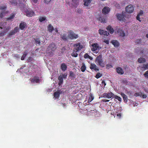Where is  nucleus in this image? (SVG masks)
<instances>
[{"label":"nucleus","instance_id":"obj_49","mask_svg":"<svg viewBox=\"0 0 148 148\" xmlns=\"http://www.w3.org/2000/svg\"><path fill=\"white\" fill-rule=\"evenodd\" d=\"M140 92H141L135 93L134 94V96H135L136 97H137L139 96H140Z\"/></svg>","mask_w":148,"mask_h":148},{"label":"nucleus","instance_id":"obj_18","mask_svg":"<svg viewBox=\"0 0 148 148\" xmlns=\"http://www.w3.org/2000/svg\"><path fill=\"white\" fill-rule=\"evenodd\" d=\"M106 29L110 33V34H112L114 32V29H113L112 26L110 25L108 26L106 28Z\"/></svg>","mask_w":148,"mask_h":148},{"label":"nucleus","instance_id":"obj_52","mask_svg":"<svg viewBox=\"0 0 148 148\" xmlns=\"http://www.w3.org/2000/svg\"><path fill=\"white\" fill-rule=\"evenodd\" d=\"M51 1V0H44V2L45 3L48 4Z\"/></svg>","mask_w":148,"mask_h":148},{"label":"nucleus","instance_id":"obj_47","mask_svg":"<svg viewBox=\"0 0 148 148\" xmlns=\"http://www.w3.org/2000/svg\"><path fill=\"white\" fill-rule=\"evenodd\" d=\"M112 66L111 64H107L106 65V68L107 69H108L109 68H112Z\"/></svg>","mask_w":148,"mask_h":148},{"label":"nucleus","instance_id":"obj_61","mask_svg":"<svg viewBox=\"0 0 148 148\" xmlns=\"http://www.w3.org/2000/svg\"><path fill=\"white\" fill-rule=\"evenodd\" d=\"M104 102H107L109 101V100H107L106 99H103L102 100Z\"/></svg>","mask_w":148,"mask_h":148},{"label":"nucleus","instance_id":"obj_32","mask_svg":"<svg viewBox=\"0 0 148 148\" xmlns=\"http://www.w3.org/2000/svg\"><path fill=\"white\" fill-rule=\"evenodd\" d=\"M10 2L12 5H16L17 4L16 1L14 0H10Z\"/></svg>","mask_w":148,"mask_h":148},{"label":"nucleus","instance_id":"obj_4","mask_svg":"<svg viewBox=\"0 0 148 148\" xmlns=\"http://www.w3.org/2000/svg\"><path fill=\"white\" fill-rule=\"evenodd\" d=\"M74 49L78 51H80L83 48V45H82L81 43H80L75 44L74 45Z\"/></svg>","mask_w":148,"mask_h":148},{"label":"nucleus","instance_id":"obj_55","mask_svg":"<svg viewBox=\"0 0 148 148\" xmlns=\"http://www.w3.org/2000/svg\"><path fill=\"white\" fill-rule=\"evenodd\" d=\"M136 42L138 44H140L141 43V40L140 39H138L136 40Z\"/></svg>","mask_w":148,"mask_h":148},{"label":"nucleus","instance_id":"obj_41","mask_svg":"<svg viewBox=\"0 0 148 148\" xmlns=\"http://www.w3.org/2000/svg\"><path fill=\"white\" fill-rule=\"evenodd\" d=\"M102 76V75L100 73H98L95 76V77L97 78L98 79L99 78H100V77H101Z\"/></svg>","mask_w":148,"mask_h":148},{"label":"nucleus","instance_id":"obj_59","mask_svg":"<svg viewBox=\"0 0 148 148\" xmlns=\"http://www.w3.org/2000/svg\"><path fill=\"white\" fill-rule=\"evenodd\" d=\"M34 3H37L38 1V0H31Z\"/></svg>","mask_w":148,"mask_h":148},{"label":"nucleus","instance_id":"obj_27","mask_svg":"<svg viewBox=\"0 0 148 148\" xmlns=\"http://www.w3.org/2000/svg\"><path fill=\"white\" fill-rule=\"evenodd\" d=\"M78 52V51H77L73 49V51L71 54V56L74 57H77L78 56L77 53Z\"/></svg>","mask_w":148,"mask_h":148},{"label":"nucleus","instance_id":"obj_31","mask_svg":"<svg viewBox=\"0 0 148 148\" xmlns=\"http://www.w3.org/2000/svg\"><path fill=\"white\" fill-rule=\"evenodd\" d=\"M86 67L85 65L83 63L82 64V66L81 68V71L82 72H84L86 70Z\"/></svg>","mask_w":148,"mask_h":148},{"label":"nucleus","instance_id":"obj_38","mask_svg":"<svg viewBox=\"0 0 148 148\" xmlns=\"http://www.w3.org/2000/svg\"><path fill=\"white\" fill-rule=\"evenodd\" d=\"M69 76L73 78H75V74L72 71H71L69 72Z\"/></svg>","mask_w":148,"mask_h":148},{"label":"nucleus","instance_id":"obj_29","mask_svg":"<svg viewBox=\"0 0 148 148\" xmlns=\"http://www.w3.org/2000/svg\"><path fill=\"white\" fill-rule=\"evenodd\" d=\"M53 29V27L51 24L49 25L48 27V29L49 32H52Z\"/></svg>","mask_w":148,"mask_h":148},{"label":"nucleus","instance_id":"obj_10","mask_svg":"<svg viewBox=\"0 0 148 148\" xmlns=\"http://www.w3.org/2000/svg\"><path fill=\"white\" fill-rule=\"evenodd\" d=\"M110 10L109 8L107 7H105L102 10V12L104 14H106L109 12Z\"/></svg>","mask_w":148,"mask_h":148},{"label":"nucleus","instance_id":"obj_54","mask_svg":"<svg viewBox=\"0 0 148 148\" xmlns=\"http://www.w3.org/2000/svg\"><path fill=\"white\" fill-rule=\"evenodd\" d=\"M4 33L3 32H0V37L3 36L4 35Z\"/></svg>","mask_w":148,"mask_h":148},{"label":"nucleus","instance_id":"obj_30","mask_svg":"<svg viewBox=\"0 0 148 148\" xmlns=\"http://www.w3.org/2000/svg\"><path fill=\"white\" fill-rule=\"evenodd\" d=\"M121 95L123 98V99L125 101V102H126L127 101V96L123 93H122Z\"/></svg>","mask_w":148,"mask_h":148},{"label":"nucleus","instance_id":"obj_62","mask_svg":"<svg viewBox=\"0 0 148 148\" xmlns=\"http://www.w3.org/2000/svg\"><path fill=\"white\" fill-rule=\"evenodd\" d=\"M55 30L56 33H57L58 32V30L57 28H55Z\"/></svg>","mask_w":148,"mask_h":148},{"label":"nucleus","instance_id":"obj_13","mask_svg":"<svg viewBox=\"0 0 148 148\" xmlns=\"http://www.w3.org/2000/svg\"><path fill=\"white\" fill-rule=\"evenodd\" d=\"M98 19L99 21L102 23H106V17L102 16H100L99 18Z\"/></svg>","mask_w":148,"mask_h":148},{"label":"nucleus","instance_id":"obj_3","mask_svg":"<svg viewBox=\"0 0 148 148\" xmlns=\"http://www.w3.org/2000/svg\"><path fill=\"white\" fill-rule=\"evenodd\" d=\"M24 12L26 14L27 16L28 17H31L35 15V14L34 11L32 10H28L27 9H25Z\"/></svg>","mask_w":148,"mask_h":148},{"label":"nucleus","instance_id":"obj_57","mask_svg":"<svg viewBox=\"0 0 148 148\" xmlns=\"http://www.w3.org/2000/svg\"><path fill=\"white\" fill-rule=\"evenodd\" d=\"M101 84L102 85H104V86H106V84L105 82V81H102Z\"/></svg>","mask_w":148,"mask_h":148},{"label":"nucleus","instance_id":"obj_22","mask_svg":"<svg viewBox=\"0 0 148 148\" xmlns=\"http://www.w3.org/2000/svg\"><path fill=\"white\" fill-rule=\"evenodd\" d=\"M58 79L59 80L58 84L59 85H60L63 83V79L62 76H60L58 77Z\"/></svg>","mask_w":148,"mask_h":148},{"label":"nucleus","instance_id":"obj_12","mask_svg":"<svg viewBox=\"0 0 148 148\" xmlns=\"http://www.w3.org/2000/svg\"><path fill=\"white\" fill-rule=\"evenodd\" d=\"M143 14V10H140V12L139 13L137 14V16H136V19L139 21L140 22L141 20H140V16H142Z\"/></svg>","mask_w":148,"mask_h":148},{"label":"nucleus","instance_id":"obj_19","mask_svg":"<svg viewBox=\"0 0 148 148\" xmlns=\"http://www.w3.org/2000/svg\"><path fill=\"white\" fill-rule=\"evenodd\" d=\"M111 42L112 45H114V46L115 47H118L119 45V42H118V41L116 40H112L111 41Z\"/></svg>","mask_w":148,"mask_h":148},{"label":"nucleus","instance_id":"obj_7","mask_svg":"<svg viewBox=\"0 0 148 148\" xmlns=\"http://www.w3.org/2000/svg\"><path fill=\"white\" fill-rule=\"evenodd\" d=\"M56 48V46L54 43L52 42L49 45L48 47L47 50L48 51L51 50L52 51H54Z\"/></svg>","mask_w":148,"mask_h":148},{"label":"nucleus","instance_id":"obj_6","mask_svg":"<svg viewBox=\"0 0 148 148\" xmlns=\"http://www.w3.org/2000/svg\"><path fill=\"white\" fill-rule=\"evenodd\" d=\"M114 94L112 93L111 92L108 93H105L102 94V97L105 98H107L108 99H110L114 97Z\"/></svg>","mask_w":148,"mask_h":148},{"label":"nucleus","instance_id":"obj_5","mask_svg":"<svg viewBox=\"0 0 148 148\" xmlns=\"http://www.w3.org/2000/svg\"><path fill=\"white\" fill-rule=\"evenodd\" d=\"M68 37L69 38L71 39H76L78 36V35L74 33L73 32L71 31L70 32L68 35Z\"/></svg>","mask_w":148,"mask_h":148},{"label":"nucleus","instance_id":"obj_48","mask_svg":"<svg viewBox=\"0 0 148 148\" xmlns=\"http://www.w3.org/2000/svg\"><path fill=\"white\" fill-rule=\"evenodd\" d=\"M84 58H86V59L88 58H90V56H89V55L87 53H86L84 54Z\"/></svg>","mask_w":148,"mask_h":148},{"label":"nucleus","instance_id":"obj_1","mask_svg":"<svg viewBox=\"0 0 148 148\" xmlns=\"http://www.w3.org/2000/svg\"><path fill=\"white\" fill-rule=\"evenodd\" d=\"M129 6H127L125 7V12H123L122 14H116L117 18L119 20L123 21H125V17L127 18H129L130 15V8Z\"/></svg>","mask_w":148,"mask_h":148},{"label":"nucleus","instance_id":"obj_64","mask_svg":"<svg viewBox=\"0 0 148 148\" xmlns=\"http://www.w3.org/2000/svg\"><path fill=\"white\" fill-rule=\"evenodd\" d=\"M146 37L148 38V34H147L146 35Z\"/></svg>","mask_w":148,"mask_h":148},{"label":"nucleus","instance_id":"obj_50","mask_svg":"<svg viewBox=\"0 0 148 148\" xmlns=\"http://www.w3.org/2000/svg\"><path fill=\"white\" fill-rule=\"evenodd\" d=\"M35 42L36 44L40 45V42L38 38L37 39L35 40Z\"/></svg>","mask_w":148,"mask_h":148},{"label":"nucleus","instance_id":"obj_36","mask_svg":"<svg viewBox=\"0 0 148 148\" xmlns=\"http://www.w3.org/2000/svg\"><path fill=\"white\" fill-rule=\"evenodd\" d=\"M15 14L12 13L11 14L10 16L7 18V19L8 20L12 19L13 18L15 17Z\"/></svg>","mask_w":148,"mask_h":148},{"label":"nucleus","instance_id":"obj_23","mask_svg":"<svg viewBox=\"0 0 148 148\" xmlns=\"http://www.w3.org/2000/svg\"><path fill=\"white\" fill-rule=\"evenodd\" d=\"M60 93H61L60 91H58L55 92L54 93V95L55 98L56 99H58L60 97Z\"/></svg>","mask_w":148,"mask_h":148},{"label":"nucleus","instance_id":"obj_51","mask_svg":"<svg viewBox=\"0 0 148 148\" xmlns=\"http://www.w3.org/2000/svg\"><path fill=\"white\" fill-rule=\"evenodd\" d=\"M14 32L16 33L18 31V28L17 27H16L14 29Z\"/></svg>","mask_w":148,"mask_h":148},{"label":"nucleus","instance_id":"obj_58","mask_svg":"<svg viewBox=\"0 0 148 148\" xmlns=\"http://www.w3.org/2000/svg\"><path fill=\"white\" fill-rule=\"evenodd\" d=\"M67 74H62V77L64 78H65L67 77Z\"/></svg>","mask_w":148,"mask_h":148},{"label":"nucleus","instance_id":"obj_46","mask_svg":"<svg viewBox=\"0 0 148 148\" xmlns=\"http://www.w3.org/2000/svg\"><path fill=\"white\" fill-rule=\"evenodd\" d=\"M4 29V31L3 32L4 33H6L9 29V27H5V28H3Z\"/></svg>","mask_w":148,"mask_h":148},{"label":"nucleus","instance_id":"obj_39","mask_svg":"<svg viewBox=\"0 0 148 148\" xmlns=\"http://www.w3.org/2000/svg\"><path fill=\"white\" fill-rule=\"evenodd\" d=\"M140 97L143 99H145L147 97V96L146 95L143 94V93L142 92H140Z\"/></svg>","mask_w":148,"mask_h":148},{"label":"nucleus","instance_id":"obj_2","mask_svg":"<svg viewBox=\"0 0 148 148\" xmlns=\"http://www.w3.org/2000/svg\"><path fill=\"white\" fill-rule=\"evenodd\" d=\"M95 62L97 65L102 68L105 66V64L102 59L101 54H100L96 58Z\"/></svg>","mask_w":148,"mask_h":148},{"label":"nucleus","instance_id":"obj_33","mask_svg":"<svg viewBox=\"0 0 148 148\" xmlns=\"http://www.w3.org/2000/svg\"><path fill=\"white\" fill-rule=\"evenodd\" d=\"M8 11L6 12H2L0 13V17L2 18L3 17L5 16V14L8 13Z\"/></svg>","mask_w":148,"mask_h":148},{"label":"nucleus","instance_id":"obj_42","mask_svg":"<svg viewBox=\"0 0 148 148\" xmlns=\"http://www.w3.org/2000/svg\"><path fill=\"white\" fill-rule=\"evenodd\" d=\"M46 19V18L45 17H40L39 19V20L40 22H42L45 21Z\"/></svg>","mask_w":148,"mask_h":148},{"label":"nucleus","instance_id":"obj_56","mask_svg":"<svg viewBox=\"0 0 148 148\" xmlns=\"http://www.w3.org/2000/svg\"><path fill=\"white\" fill-rule=\"evenodd\" d=\"M77 12L79 13H81L82 12V10L79 8L78 9Z\"/></svg>","mask_w":148,"mask_h":148},{"label":"nucleus","instance_id":"obj_16","mask_svg":"<svg viewBox=\"0 0 148 148\" xmlns=\"http://www.w3.org/2000/svg\"><path fill=\"white\" fill-rule=\"evenodd\" d=\"M90 68L91 70H94L96 71H99V69L97 67L96 65L95 64H91Z\"/></svg>","mask_w":148,"mask_h":148},{"label":"nucleus","instance_id":"obj_45","mask_svg":"<svg viewBox=\"0 0 148 148\" xmlns=\"http://www.w3.org/2000/svg\"><path fill=\"white\" fill-rule=\"evenodd\" d=\"M143 68L145 69H148V63L147 64H144Z\"/></svg>","mask_w":148,"mask_h":148},{"label":"nucleus","instance_id":"obj_20","mask_svg":"<svg viewBox=\"0 0 148 148\" xmlns=\"http://www.w3.org/2000/svg\"><path fill=\"white\" fill-rule=\"evenodd\" d=\"M39 81V77H35L31 80V82L33 83H38Z\"/></svg>","mask_w":148,"mask_h":148},{"label":"nucleus","instance_id":"obj_21","mask_svg":"<svg viewBox=\"0 0 148 148\" xmlns=\"http://www.w3.org/2000/svg\"><path fill=\"white\" fill-rule=\"evenodd\" d=\"M79 0H72V5L73 6L76 8L78 5Z\"/></svg>","mask_w":148,"mask_h":148},{"label":"nucleus","instance_id":"obj_9","mask_svg":"<svg viewBox=\"0 0 148 148\" xmlns=\"http://www.w3.org/2000/svg\"><path fill=\"white\" fill-rule=\"evenodd\" d=\"M27 25L26 23L24 22H22L19 25V28L21 30L25 29L26 28Z\"/></svg>","mask_w":148,"mask_h":148},{"label":"nucleus","instance_id":"obj_34","mask_svg":"<svg viewBox=\"0 0 148 148\" xmlns=\"http://www.w3.org/2000/svg\"><path fill=\"white\" fill-rule=\"evenodd\" d=\"M27 55V53L26 52H25L22 55L21 59V60H24L26 56V55Z\"/></svg>","mask_w":148,"mask_h":148},{"label":"nucleus","instance_id":"obj_8","mask_svg":"<svg viewBox=\"0 0 148 148\" xmlns=\"http://www.w3.org/2000/svg\"><path fill=\"white\" fill-rule=\"evenodd\" d=\"M98 32L99 34L101 35H103L105 36H108L110 34L109 32L101 29L99 30Z\"/></svg>","mask_w":148,"mask_h":148},{"label":"nucleus","instance_id":"obj_37","mask_svg":"<svg viewBox=\"0 0 148 148\" xmlns=\"http://www.w3.org/2000/svg\"><path fill=\"white\" fill-rule=\"evenodd\" d=\"M113 98L115 99H116L118 100L119 101H121V98L117 95H114V96H113Z\"/></svg>","mask_w":148,"mask_h":148},{"label":"nucleus","instance_id":"obj_53","mask_svg":"<svg viewBox=\"0 0 148 148\" xmlns=\"http://www.w3.org/2000/svg\"><path fill=\"white\" fill-rule=\"evenodd\" d=\"M144 75L145 77L148 78V71L145 72Z\"/></svg>","mask_w":148,"mask_h":148},{"label":"nucleus","instance_id":"obj_11","mask_svg":"<svg viewBox=\"0 0 148 148\" xmlns=\"http://www.w3.org/2000/svg\"><path fill=\"white\" fill-rule=\"evenodd\" d=\"M92 47L91 48V50L93 51H95L96 50H97L99 47L98 44L96 43L92 44Z\"/></svg>","mask_w":148,"mask_h":148},{"label":"nucleus","instance_id":"obj_35","mask_svg":"<svg viewBox=\"0 0 148 148\" xmlns=\"http://www.w3.org/2000/svg\"><path fill=\"white\" fill-rule=\"evenodd\" d=\"M7 8L6 6L3 5V6H0V10L2 11H4L6 10Z\"/></svg>","mask_w":148,"mask_h":148},{"label":"nucleus","instance_id":"obj_24","mask_svg":"<svg viewBox=\"0 0 148 148\" xmlns=\"http://www.w3.org/2000/svg\"><path fill=\"white\" fill-rule=\"evenodd\" d=\"M61 36L63 40L65 41L67 40L68 38H69L68 36H67V34H64L62 35H61Z\"/></svg>","mask_w":148,"mask_h":148},{"label":"nucleus","instance_id":"obj_17","mask_svg":"<svg viewBox=\"0 0 148 148\" xmlns=\"http://www.w3.org/2000/svg\"><path fill=\"white\" fill-rule=\"evenodd\" d=\"M117 32L119 35L121 36L124 37L125 36V34L124 32L121 29H118Z\"/></svg>","mask_w":148,"mask_h":148},{"label":"nucleus","instance_id":"obj_26","mask_svg":"<svg viewBox=\"0 0 148 148\" xmlns=\"http://www.w3.org/2000/svg\"><path fill=\"white\" fill-rule=\"evenodd\" d=\"M92 0H84V5L86 6H88L91 3Z\"/></svg>","mask_w":148,"mask_h":148},{"label":"nucleus","instance_id":"obj_60","mask_svg":"<svg viewBox=\"0 0 148 148\" xmlns=\"http://www.w3.org/2000/svg\"><path fill=\"white\" fill-rule=\"evenodd\" d=\"M104 42L107 44H109V41L107 40H105Z\"/></svg>","mask_w":148,"mask_h":148},{"label":"nucleus","instance_id":"obj_40","mask_svg":"<svg viewBox=\"0 0 148 148\" xmlns=\"http://www.w3.org/2000/svg\"><path fill=\"white\" fill-rule=\"evenodd\" d=\"M93 97L91 95L88 98V102H91L93 100Z\"/></svg>","mask_w":148,"mask_h":148},{"label":"nucleus","instance_id":"obj_14","mask_svg":"<svg viewBox=\"0 0 148 148\" xmlns=\"http://www.w3.org/2000/svg\"><path fill=\"white\" fill-rule=\"evenodd\" d=\"M67 68V66L65 63H62L60 64V68L63 71L66 70Z\"/></svg>","mask_w":148,"mask_h":148},{"label":"nucleus","instance_id":"obj_28","mask_svg":"<svg viewBox=\"0 0 148 148\" xmlns=\"http://www.w3.org/2000/svg\"><path fill=\"white\" fill-rule=\"evenodd\" d=\"M146 61V60L144 58H138V62L140 63H144Z\"/></svg>","mask_w":148,"mask_h":148},{"label":"nucleus","instance_id":"obj_44","mask_svg":"<svg viewBox=\"0 0 148 148\" xmlns=\"http://www.w3.org/2000/svg\"><path fill=\"white\" fill-rule=\"evenodd\" d=\"M16 33L15 32H14L13 30L11 31L9 33L8 36H10L12 35H14Z\"/></svg>","mask_w":148,"mask_h":148},{"label":"nucleus","instance_id":"obj_15","mask_svg":"<svg viewBox=\"0 0 148 148\" xmlns=\"http://www.w3.org/2000/svg\"><path fill=\"white\" fill-rule=\"evenodd\" d=\"M116 71L117 73L120 75L123 74L124 73L123 70L121 67L116 68Z\"/></svg>","mask_w":148,"mask_h":148},{"label":"nucleus","instance_id":"obj_63","mask_svg":"<svg viewBox=\"0 0 148 148\" xmlns=\"http://www.w3.org/2000/svg\"><path fill=\"white\" fill-rule=\"evenodd\" d=\"M117 116H118L119 117H120V116H121V114H120L119 113L117 114Z\"/></svg>","mask_w":148,"mask_h":148},{"label":"nucleus","instance_id":"obj_25","mask_svg":"<svg viewBox=\"0 0 148 148\" xmlns=\"http://www.w3.org/2000/svg\"><path fill=\"white\" fill-rule=\"evenodd\" d=\"M6 24V23H3L2 22H0V28L2 29L4 28H5Z\"/></svg>","mask_w":148,"mask_h":148},{"label":"nucleus","instance_id":"obj_43","mask_svg":"<svg viewBox=\"0 0 148 148\" xmlns=\"http://www.w3.org/2000/svg\"><path fill=\"white\" fill-rule=\"evenodd\" d=\"M134 10V7L133 5L130 4V13L133 12Z\"/></svg>","mask_w":148,"mask_h":148}]
</instances>
